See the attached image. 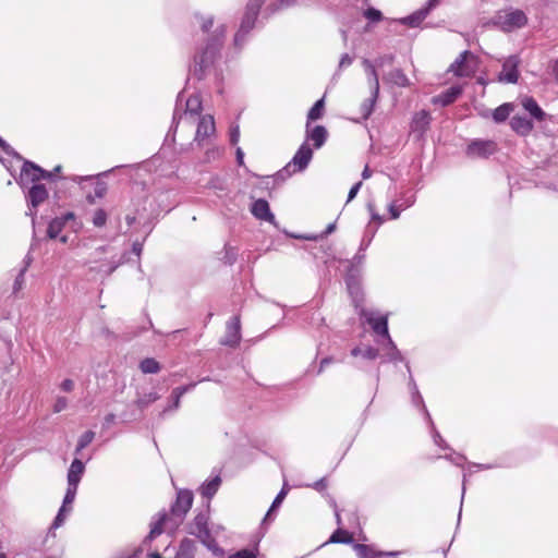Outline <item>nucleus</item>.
<instances>
[{
  "label": "nucleus",
  "instance_id": "052dcab7",
  "mask_svg": "<svg viewBox=\"0 0 558 558\" xmlns=\"http://www.w3.org/2000/svg\"><path fill=\"white\" fill-rule=\"evenodd\" d=\"M94 192H95V197H98V198H101L106 192H107V186L105 183H97L95 189H94Z\"/></svg>",
  "mask_w": 558,
  "mask_h": 558
},
{
  "label": "nucleus",
  "instance_id": "4468645a",
  "mask_svg": "<svg viewBox=\"0 0 558 558\" xmlns=\"http://www.w3.org/2000/svg\"><path fill=\"white\" fill-rule=\"evenodd\" d=\"M377 343L380 347V350L383 351V361L384 362H399L403 361V356L401 352L396 347L395 342L392 341L391 337H388L387 339H377Z\"/></svg>",
  "mask_w": 558,
  "mask_h": 558
},
{
  "label": "nucleus",
  "instance_id": "0eeeda50",
  "mask_svg": "<svg viewBox=\"0 0 558 558\" xmlns=\"http://www.w3.org/2000/svg\"><path fill=\"white\" fill-rule=\"evenodd\" d=\"M191 122L197 123L194 143H196L198 146H203L205 142L216 133L215 120L210 114L198 117L194 120H191Z\"/></svg>",
  "mask_w": 558,
  "mask_h": 558
},
{
  "label": "nucleus",
  "instance_id": "2f4dec72",
  "mask_svg": "<svg viewBox=\"0 0 558 558\" xmlns=\"http://www.w3.org/2000/svg\"><path fill=\"white\" fill-rule=\"evenodd\" d=\"M63 226H64V220L61 219V218H56L53 219L49 226H48V236L50 239H56L58 238L59 233L62 231L63 229Z\"/></svg>",
  "mask_w": 558,
  "mask_h": 558
},
{
  "label": "nucleus",
  "instance_id": "20e7f679",
  "mask_svg": "<svg viewBox=\"0 0 558 558\" xmlns=\"http://www.w3.org/2000/svg\"><path fill=\"white\" fill-rule=\"evenodd\" d=\"M366 76H367V84L371 90L369 98L365 99L360 107L361 117L363 120H366L369 118L374 110V106L377 101L378 94H379V81L378 75L375 69V64L371 62L367 59H364L362 62Z\"/></svg>",
  "mask_w": 558,
  "mask_h": 558
},
{
  "label": "nucleus",
  "instance_id": "1a4fd4ad",
  "mask_svg": "<svg viewBox=\"0 0 558 558\" xmlns=\"http://www.w3.org/2000/svg\"><path fill=\"white\" fill-rule=\"evenodd\" d=\"M189 533L196 536L204 545L209 546L211 535L208 529V514L198 513L189 525Z\"/></svg>",
  "mask_w": 558,
  "mask_h": 558
},
{
  "label": "nucleus",
  "instance_id": "f8f14e48",
  "mask_svg": "<svg viewBox=\"0 0 558 558\" xmlns=\"http://www.w3.org/2000/svg\"><path fill=\"white\" fill-rule=\"evenodd\" d=\"M496 151L493 141L476 140L469 144L466 154L471 157H487Z\"/></svg>",
  "mask_w": 558,
  "mask_h": 558
},
{
  "label": "nucleus",
  "instance_id": "a211bd4d",
  "mask_svg": "<svg viewBox=\"0 0 558 558\" xmlns=\"http://www.w3.org/2000/svg\"><path fill=\"white\" fill-rule=\"evenodd\" d=\"M186 108H185V112H184V119H187V120H194L199 116V112L202 110V100H201V97L199 95H191L187 99H186V104H185Z\"/></svg>",
  "mask_w": 558,
  "mask_h": 558
},
{
  "label": "nucleus",
  "instance_id": "e2e57ef3",
  "mask_svg": "<svg viewBox=\"0 0 558 558\" xmlns=\"http://www.w3.org/2000/svg\"><path fill=\"white\" fill-rule=\"evenodd\" d=\"M116 422V415L113 413H109L104 418V427L109 428Z\"/></svg>",
  "mask_w": 558,
  "mask_h": 558
},
{
  "label": "nucleus",
  "instance_id": "c03bdc74",
  "mask_svg": "<svg viewBox=\"0 0 558 558\" xmlns=\"http://www.w3.org/2000/svg\"><path fill=\"white\" fill-rule=\"evenodd\" d=\"M76 492H77V486L68 484V489H66L62 506L68 508L69 505H72V502L75 499Z\"/></svg>",
  "mask_w": 558,
  "mask_h": 558
},
{
  "label": "nucleus",
  "instance_id": "dca6fc26",
  "mask_svg": "<svg viewBox=\"0 0 558 558\" xmlns=\"http://www.w3.org/2000/svg\"><path fill=\"white\" fill-rule=\"evenodd\" d=\"M251 211L255 218L275 223V216L270 211L267 201L263 198L256 199L252 205Z\"/></svg>",
  "mask_w": 558,
  "mask_h": 558
},
{
  "label": "nucleus",
  "instance_id": "58836bf2",
  "mask_svg": "<svg viewBox=\"0 0 558 558\" xmlns=\"http://www.w3.org/2000/svg\"><path fill=\"white\" fill-rule=\"evenodd\" d=\"M410 388H411V391H412V401L413 403L415 404H421L425 414L427 415L428 418L429 417V414L423 403V399H422V396L420 395L418 390H417V386L415 384V381L413 380V378L410 379Z\"/></svg>",
  "mask_w": 558,
  "mask_h": 558
},
{
  "label": "nucleus",
  "instance_id": "72a5a7b5",
  "mask_svg": "<svg viewBox=\"0 0 558 558\" xmlns=\"http://www.w3.org/2000/svg\"><path fill=\"white\" fill-rule=\"evenodd\" d=\"M29 263H31V260L27 259L25 262L24 267L20 270L19 275L16 276L14 283H13V293H17L23 289L24 283H25V272L29 266Z\"/></svg>",
  "mask_w": 558,
  "mask_h": 558
},
{
  "label": "nucleus",
  "instance_id": "37998d69",
  "mask_svg": "<svg viewBox=\"0 0 558 558\" xmlns=\"http://www.w3.org/2000/svg\"><path fill=\"white\" fill-rule=\"evenodd\" d=\"M159 398L160 397L157 392H149V393L144 395L143 397L138 398L137 405L141 408H145L148 404L157 401Z\"/></svg>",
  "mask_w": 558,
  "mask_h": 558
},
{
  "label": "nucleus",
  "instance_id": "c9c22d12",
  "mask_svg": "<svg viewBox=\"0 0 558 558\" xmlns=\"http://www.w3.org/2000/svg\"><path fill=\"white\" fill-rule=\"evenodd\" d=\"M287 493H288V490H287L286 485H284L282 487V489L280 490V493L275 498V500L272 501V505H271L270 509L268 510V512L266 513V515L264 518V522H266V521L271 519L272 511L281 505V502L283 501V499L287 496Z\"/></svg>",
  "mask_w": 558,
  "mask_h": 558
},
{
  "label": "nucleus",
  "instance_id": "e433bc0d",
  "mask_svg": "<svg viewBox=\"0 0 558 558\" xmlns=\"http://www.w3.org/2000/svg\"><path fill=\"white\" fill-rule=\"evenodd\" d=\"M330 543H350L352 542V536L344 530L338 529L329 538Z\"/></svg>",
  "mask_w": 558,
  "mask_h": 558
},
{
  "label": "nucleus",
  "instance_id": "cd10ccee",
  "mask_svg": "<svg viewBox=\"0 0 558 558\" xmlns=\"http://www.w3.org/2000/svg\"><path fill=\"white\" fill-rule=\"evenodd\" d=\"M522 106L524 107V109L526 111H529L531 113L532 117H534L537 120H543L544 111L541 109V107L537 105V102L533 98L525 97L522 100Z\"/></svg>",
  "mask_w": 558,
  "mask_h": 558
},
{
  "label": "nucleus",
  "instance_id": "338daca9",
  "mask_svg": "<svg viewBox=\"0 0 558 558\" xmlns=\"http://www.w3.org/2000/svg\"><path fill=\"white\" fill-rule=\"evenodd\" d=\"M400 554H401V551H380V553H378V557L386 556V557H390V558H396Z\"/></svg>",
  "mask_w": 558,
  "mask_h": 558
},
{
  "label": "nucleus",
  "instance_id": "680f3d73",
  "mask_svg": "<svg viewBox=\"0 0 558 558\" xmlns=\"http://www.w3.org/2000/svg\"><path fill=\"white\" fill-rule=\"evenodd\" d=\"M361 186H362V182H357L351 187L349 195H348V201H347L348 203L351 202L356 196Z\"/></svg>",
  "mask_w": 558,
  "mask_h": 558
},
{
  "label": "nucleus",
  "instance_id": "473e14b6",
  "mask_svg": "<svg viewBox=\"0 0 558 558\" xmlns=\"http://www.w3.org/2000/svg\"><path fill=\"white\" fill-rule=\"evenodd\" d=\"M324 105H325L324 98H322L315 102V105L308 111V114H307L308 121H315L323 117Z\"/></svg>",
  "mask_w": 558,
  "mask_h": 558
},
{
  "label": "nucleus",
  "instance_id": "6ab92c4d",
  "mask_svg": "<svg viewBox=\"0 0 558 558\" xmlns=\"http://www.w3.org/2000/svg\"><path fill=\"white\" fill-rule=\"evenodd\" d=\"M194 387H195V384H190L186 386L174 388L172 390L171 398H170L171 404L163 409L162 414H165L169 411H174V410L179 409L181 397L184 393H186L187 391L192 390Z\"/></svg>",
  "mask_w": 558,
  "mask_h": 558
},
{
  "label": "nucleus",
  "instance_id": "7ed1b4c3",
  "mask_svg": "<svg viewBox=\"0 0 558 558\" xmlns=\"http://www.w3.org/2000/svg\"><path fill=\"white\" fill-rule=\"evenodd\" d=\"M193 504V493L189 489H181L177 494V500L171 507V513H158L150 524L147 539L151 541L165 531L173 532L183 521Z\"/></svg>",
  "mask_w": 558,
  "mask_h": 558
},
{
  "label": "nucleus",
  "instance_id": "f704fd0d",
  "mask_svg": "<svg viewBox=\"0 0 558 558\" xmlns=\"http://www.w3.org/2000/svg\"><path fill=\"white\" fill-rule=\"evenodd\" d=\"M356 555L359 558H377L378 553H375L374 549L367 545L356 544L354 546Z\"/></svg>",
  "mask_w": 558,
  "mask_h": 558
},
{
  "label": "nucleus",
  "instance_id": "4c0bfd02",
  "mask_svg": "<svg viewBox=\"0 0 558 558\" xmlns=\"http://www.w3.org/2000/svg\"><path fill=\"white\" fill-rule=\"evenodd\" d=\"M95 438V433L93 430H87L81 435L76 446V452L78 453L84 448H86Z\"/></svg>",
  "mask_w": 558,
  "mask_h": 558
},
{
  "label": "nucleus",
  "instance_id": "5701e85b",
  "mask_svg": "<svg viewBox=\"0 0 558 558\" xmlns=\"http://www.w3.org/2000/svg\"><path fill=\"white\" fill-rule=\"evenodd\" d=\"M511 128L519 134L525 135L527 134L532 128V122L523 117L515 116L510 121Z\"/></svg>",
  "mask_w": 558,
  "mask_h": 558
},
{
  "label": "nucleus",
  "instance_id": "3c124183",
  "mask_svg": "<svg viewBox=\"0 0 558 558\" xmlns=\"http://www.w3.org/2000/svg\"><path fill=\"white\" fill-rule=\"evenodd\" d=\"M367 209H368V211L371 214L372 221H376V223H377L376 227L378 228V226H380L384 222V220H385L384 217H381L375 210V206L372 203L367 204Z\"/></svg>",
  "mask_w": 558,
  "mask_h": 558
},
{
  "label": "nucleus",
  "instance_id": "f257e3e1",
  "mask_svg": "<svg viewBox=\"0 0 558 558\" xmlns=\"http://www.w3.org/2000/svg\"><path fill=\"white\" fill-rule=\"evenodd\" d=\"M197 23L199 24L204 34L207 35L206 46L194 57V64L192 68L193 75L198 80L206 77L214 72V64L222 40L226 34L223 24L215 27L214 32L209 31L214 27V19L210 15H196Z\"/></svg>",
  "mask_w": 558,
  "mask_h": 558
},
{
  "label": "nucleus",
  "instance_id": "0e129e2a",
  "mask_svg": "<svg viewBox=\"0 0 558 558\" xmlns=\"http://www.w3.org/2000/svg\"><path fill=\"white\" fill-rule=\"evenodd\" d=\"M440 0H428L426 5L423 8L424 10H427V13L430 12L434 8H436L439 4Z\"/></svg>",
  "mask_w": 558,
  "mask_h": 558
},
{
  "label": "nucleus",
  "instance_id": "b1692460",
  "mask_svg": "<svg viewBox=\"0 0 558 558\" xmlns=\"http://www.w3.org/2000/svg\"><path fill=\"white\" fill-rule=\"evenodd\" d=\"M307 138L314 142V146L319 148L324 145L327 138V131L324 126L317 125L313 130H307Z\"/></svg>",
  "mask_w": 558,
  "mask_h": 558
},
{
  "label": "nucleus",
  "instance_id": "774afa93",
  "mask_svg": "<svg viewBox=\"0 0 558 558\" xmlns=\"http://www.w3.org/2000/svg\"><path fill=\"white\" fill-rule=\"evenodd\" d=\"M553 75L555 81L558 83V59L555 61L553 65Z\"/></svg>",
  "mask_w": 558,
  "mask_h": 558
},
{
  "label": "nucleus",
  "instance_id": "39448f33",
  "mask_svg": "<svg viewBox=\"0 0 558 558\" xmlns=\"http://www.w3.org/2000/svg\"><path fill=\"white\" fill-rule=\"evenodd\" d=\"M526 23L527 16L519 9L499 11L493 19V24L507 33L522 28Z\"/></svg>",
  "mask_w": 558,
  "mask_h": 558
},
{
  "label": "nucleus",
  "instance_id": "79ce46f5",
  "mask_svg": "<svg viewBox=\"0 0 558 558\" xmlns=\"http://www.w3.org/2000/svg\"><path fill=\"white\" fill-rule=\"evenodd\" d=\"M257 548H244L241 549L232 555H230L228 558H256L257 557Z\"/></svg>",
  "mask_w": 558,
  "mask_h": 558
},
{
  "label": "nucleus",
  "instance_id": "8fccbe9b",
  "mask_svg": "<svg viewBox=\"0 0 558 558\" xmlns=\"http://www.w3.org/2000/svg\"><path fill=\"white\" fill-rule=\"evenodd\" d=\"M68 408V399L63 396H58L53 404V412L60 413Z\"/></svg>",
  "mask_w": 558,
  "mask_h": 558
},
{
  "label": "nucleus",
  "instance_id": "ea45409f",
  "mask_svg": "<svg viewBox=\"0 0 558 558\" xmlns=\"http://www.w3.org/2000/svg\"><path fill=\"white\" fill-rule=\"evenodd\" d=\"M390 81L393 82L395 84L399 85V86H408L409 85V80L408 77L405 76V74L397 69V70H393L391 73H390Z\"/></svg>",
  "mask_w": 558,
  "mask_h": 558
},
{
  "label": "nucleus",
  "instance_id": "603ef678",
  "mask_svg": "<svg viewBox=\"0 0 558 558\" xmlns=\"http://www.w3.org/2000/svg\"><path fill=\"white\" fill-rule=\"evenodd\" d=\"M388 211L390 214L391 219H398L403 209H401V207H399V204L393 201L388 205Z\"/></svg>",
  "mask_w": 558,
  "mask_h": 558
},
{
  "label": "nucleus",
  "instance_id": "9d476101",
  "mask_svg": "<svg viewBox=\"0 0 558 558\" xmlns=\"http://www.w3.org/2000/svg\"><path fill=\"white\" fill-rule=\"evenodd\" d=\"M312 157L313 150L311 147L306 143L302 144L291 162L287 165L281 173L288 172L290 174L291 172L303 171L310 163Z\"/></svg>",
  "mask_w": 558,
  "mask_h": 558
},
{
  "label": "nucleus",
  "instance_id": "09e8293b",
  "mask_svg": "<svg viewBox=\"0 0 558 558\" xmlns=\"http://www.w3.org/2000/svg\"><path fill=\"white\" fill-rule=\"evenodd\" d=\"M106 221H107V214L105 213V210H102V209L96 210V213L94 214V217H93V223L96 227H102V226H105Z\"/></svg>",
  "mask_w": 558,
  "mask_h": 558
},
{
  "label": "nucleus",
  "instance_id": "6e6d98bb",
  "mask_svg": "<svg viewBox=\"0 0 558 558\" xmlns=\"http://www.w3.org/2000/svg\"><path fill=\"white\" fill-rule=\"evenodd\" d=\"M74 381L70 378H66L60 384V389L64 392H71L74 389Z\"/></svg>",
  "mask_w": 558,
  "mask_h": 558
},
{
  "label": "nucleus",
  "instance_id": "13d9d810",
  "mask_svg": "<svg viewBox=\"0 0 558 558\" xmlns=\"http://www.w3.org/2000/svg\"><path fill=\"white\" fill-rule=\"evenodd\" d=\"M240 138V128L239 125H235L230 131V142L232 145H235L239 142Z\"/></svg>",
  "mask_w": 558,
  "mask_h": 558
},
{
  "label": "nucleus",
  "instance_id": "69168bd1",
  "mask_svg": "<svg viewBox=\"0 0 558 558\" xmlns=\"http://www.w3.org/2000/svg\"><path fill=\"white\" fill-rule=\"evenodd\" d=\"M434 441H435V444L437 446L442 447V448H447V446H445V440L442 439V437L438 433L434 434Z\"/></svg>",
  "mask_w": 558,
  "mask_h": 558
},
{
  "label": "nucleus",
  "instance_id": "c756f323",
  "mask_svg": "<svg viewBox=\"0 0 558 558\" xmlns=\"http://www.w3.org/2000/svg\"><path fill=\"white\" fill-rule=\"evenodd\" d=\"M415 194L411 191H405L400 194V197L395 199L396 203L399 204V207L401 209L405 210L407 208H410L415 203Z\"/></svg>",
  "mask_w": 558,
  "mask_h": 558
},
{
  "label": "nucleus",
  "instance_id": "f3484780",
  "mask_svg": "<svg viewBox=\"0 0 558 558\" xmlns=\"http://www.w3.org/2000/svg\"><path fill=\"white\" fill-rule=\"evenodd\" d=\"M462 93L461 86H451L446 92L433 98V104L446 107L452 104Z\"/></svg>",
  "mask_w": 558,
  "mask_h": 558
},
{
  "label": "nucleus",
  "instance_id": "aec40b11",
  "mask_svg": "<svg viewBox=\"0 0 558 558\" xmlns=\"http://www.w3.org/2000/svg\"><path fill=\"white\" fill-rule=\"evenodd\" d=\"M85 466L80 459H74L68 471V484L78 486Z\"/></svg>",
  "mask_w": 558,
  "mask_h": 558
},
{
  "label": "nucleus",
  "instance_id": "2eb2a0df",
  "mask_svg": "<svg viewBox=\"0 0 558 558\" xmlns=\"http://www.w3.org/2000/svg\"><path fill=\"white\" fill-rule=\"evenodd\" d=\"M257 15L258 13H253L251 12V10L245 9V13L241 21L240 28L234 36V44L236 46L242 45L245 35L248 34V32L254 27Z\"/></svg>",
  "mask_w": 558,
  "mask_h": 558
},
{
  "label": "nucleus",
  "instance_id": "49530a36",
  "mask_svg": "<svg viewBox=\"0 0 558 558\" xmlns=\"http://www.w3.org/2000/svg\"><path fill=\"white\" fill-rule=\"evenodd\" d=\"M70 511H71V507H70V508H66V507L62 506V507L60 508V510H59V512H58V514H57V517H56V519H54L53 523H52V527H54V529L60 527V526L63 524V522H64V520H65V517H66V514H68Z\"/></svg>",
  "mask_w": 558,
  "mask_h": 558
},
{
  "label": "nucleus",
  "instance_id": "412c9836",
  "mask_svg": "<svg viewBox=\"0 0 558 558\" xmlns=\"http://www.w3.org/2000/svg\"><path fill=\"white\" fill-rule=\"evenodd\" d=\"M430 117L425 110H422L413 117L411 129L413 132L423 134L429 125Z\"/></svg>",
  "mask_w": 558,
  "mask_h": 558
},
{
  "label": "nucleus",
  "instance_id": "a878e982",
  "mask_svg": "<svg viewBox=\"0 0 558 558\" xmlns=\"http://www.w3.org/2000/svg\"><path fill=\"white\" fill-rule=\"evenodd\" d=\"M195 543L185 538L181 542L175 558H194Z\"/></svg>",
  "mask_w": 558,
  "mask_h": 558
},
{
  "label": "nucleus",
  "instance_id": "bb28decb",
  "mask_svg": "<svg viewBox=\"0 0 558 558\" xmlns=\"http://www.w3.org/2000/svg\"><path fill=\"white\" fill-rule=\"evenodd\" d=\"M427 15H428L427 10H424L422 8L420 10L415 11L414 13H412L411 15H409L404 19H401L400 22L402 24L409 25L411 27H416L425 20V17Z\"/></svg>",
  "mask_w": 558,
  "mask_h": 558
},
{
  "label": "nucleus",
  "instance_id": "f03ea898",
  "mask_svg": "<svg viewBox=\"0 0 558 558\" xmlns=\"http://www.w3.org/2000/svg\"><path fill=\"white\" fill-rule=\"evenodd\" d=\"M52 173L44 170L31 161H24L17 183L22 189H28L26 198L28 202L27 215L34 217L36 208L48 198V191L40 180H50Z\"/></svg>",
  "mask_w": 558,
  "mask_h": 558
},
{
  "label": "nucleus",
  "instance_id": "de8ad7c7",
  "mask_svg": "<svg viewBox=\"0 0 558 558\" xmlns=\"http://www.w3.org/2000/svg\"><path fill=\"white\" fill-rule=\"evenodd\" d=\"M364 16L371 22H379L383 19L381 12L374 8H368L365 10Z\"/></svg>",
  "mask_w": 558,
  "mask_h": 558
},
{
  "label": "nucleus",
  "instance_id": "864d4df0",
  "mask_svg": "<svg viewBox=\"0 0 558 558\" xmlns=\"http://www.w3.org/2000/svg\"><path fill=\"white\" fill-rule=\"evenodd\" d=\"M266 0H248L246 4V9L251 10L253 13H258L260 7L265 3Z\"/></svg>",
  "mask_w": 558,
  "mask_h": 558
},
{
  "label": "nucleus",
  "instance_id": "393cba45",
  "mask_svg": "<svg viewBox=\"0 0 558 558\" xmlns=\"http://www.w3.org/2000/svg\"><path fill=\"white\" fill-rule=\"evenodd\" d=\"M352 356H362L366 360H375L379 356V350L369 345L355 347L351 350Z\"/></svg>",
  "mask_w": 558,
  "mask_h": 558
},
{
  "label": "nucleus",
  "instance_id": "a19ab883",
  "mask_svg": "<svg viewBox=\"0 0 558 558\" xmlns=\"http://www.w3.org/2000/svg\"><path fill=\"white\" fill-rule=\"evenodd\" d=\"M377 232V227H372L371 223L366 227L365 235L362 240L360 251L365 250L372 242Z\"/></svg>",
  "mask_w": 558,
  "mask_h": 558
},
{
  "label": "nucleus",
  "instance_id": "bf43d9fd",
  "mask_svg": "<svg viewBox=\"0 0 558 558\" xmlns=\"http://www.w3.org/2000/svg\"><path fill=\"white\" fill-rule=\"evenodd\" d=\"M221 150L218 147L210 148L206 151V161H210L211 159H216L220 156Z\"/></svg>",
  "mask_w": 558,
  "mask_h": 558
},
{
  "label": "nucleus",
  "instance_id": "a18cd8bd",
  "mask_svg": "<svg viewBox=\"0 0 558 558\" xmlns=\"http://www.w3.org/2000/svg\"><path fill=\"white\" fill-rule=\"evenodd\" d=\"M70 511H71V507H70V508H66V507L62 506V507L60 508V510H59V512H58V514H57V517H56V519H54L53 523H52V527H54V529L60 527V526L63 524V522H64V520H65V517H66V514H68Z\"/></svg>",
  "mask_w": 558,
  "mask_h": 558
},
{
  "label": "nucleus",
  "instance_id": "7c9ffc66",
  "mask_svg": "<svg viewBox=\"0 0 558 558\" xmlns=\"http://www.w3.org/2000/svg\"><path fill=\"white\" fill-rule=\"evenodd\" d=\"M140 368L144 374H155L160 369L159 363L154 359H145L141 362Z\"/></svg>",
  "mask_w": 558,
  "mask_h": 558
},
{
  "label": "nucleus",
  "instance_id": "ddd939ff",
  "mask_svg": "<svg viewBox=\"0 0 558 558\" xmlns=\"http://www.w3.org/2000/svg\"><path fill=\"white\" fill-rule=\"evenodd\" d=\"M240 339V318L234 316L227 324L226 335L221 339V343L228 347H235L239 344Z\"/></svg>",
  "mask_w": 558,
  "mask_h": 558
},
{
  "label": "nucleus",
  "instance_id": "c85d7f7f",
  "mask_svg": "<svg viewBox=\"0 0 558 558\" xmlns=\"http://www.w3.org/2000/svg\"><path fill=\"white\" fill-rule=\"evenodd\" d=\"M512 110L513 106L511 104H504L499 106L492 112L494 121L497 123L506 121L509 118Z\"/></svg>",
  "mask_w": 558,
  "mask_h": 558
},
{
  "label": "nucleus",
  "instance_id": "4d7b16f0",
  "mask_svg": "<svg viewBox=\"0 0 558 558\" xmlns=\"http://www.w3.org/2000/svg\"><path fill=\"white\" fill-rule=\"evenodd\" d=\"M353 62V58L351 56H349L348 53H344L341 58H340V61H339V69H343V68H347V66H350Z\"/></svg>",
  "mask_w": 558,
  "mask_h": 558
},
{
  "label": "nucleus",
  "instance_id": "9b49d317",
  "mask_svg": "<svg viewBox=\"0 0 558 558\" xmlns=\"http://www.w3.org/2000/svg\"><path fill=\"white\" fill-rule=\"evenodd\" d=\"M520 59L518 56H510L504 60L502 70L498 75L499 82L502 83H517L519 78L518 66Z\"/></svg>",
  "mask_w": 558,
  "mask_h": 558
},
{
  "label": "nucleus",
  "instance_id": "423d86ee",
  "mask_svg": "<svg viewBox=\"0 0 558 558\" xmlns=\"http://www.w3.org/2000/svg\"><path fill=\"white\" fill-rule=\"evenodd\" d=\"M360 315L361 317L365 318V322L372 327V329L378 337L383 339H387L388 337H390L388 331L387 315H379L374 311L365 308L360 310Z\"/></svg>",
  "mask_w": 558,
  "mask_h": 558
},
{
  "label": "nucleus",
  "instance_id": "5fc2aeb1",
  "mask_svg": "<svg viewBox=\"0 0 558 558\" xmlns=\"http://www.w3.org/2000/svg\"><path fill=\"white\" fill-rule=\"evenodd\" d=\"M445 458L458 466H461L462 462L465 460V458L463 456L458 454V453H451V454L445 456Z\"/></svg>",
  "mask_w": 558,
  "mask_h": 558
},
{
  "label": "nucleus",
  "instance_id": "4be33fe9",
  "mask_svg": "<svg viewBox=\"0 0 558 558\" xmlns=\"http://www.w3.org/2000/svg\"><path fill=\"white\" fill-rule=\"evenodd\" d=\"M221 484V478L219 475H215L214 477L207 480L201 487L199 493L203 497L208 500L211 499L217 493L219 486Z\"/></svg>",
  "mask_w": 558,
  "mask_h": 558
},
{
  "label": "nucleus",
  "instance_id": "6e6552de",
  "mask_svg": "<svg viewBox=\"0 0 558 558\" xmlns=\"http://www.w3.org/2000/svg\"><path fill=\"white\" fill-rule=\"evenodd\" d=\"M476 68V57L472 52L465 50L450 65V71L457 76H471L475 73Z\"/></svg>",
  "mask_w": 558,
  "mask_h": 558
}]
</instances>
